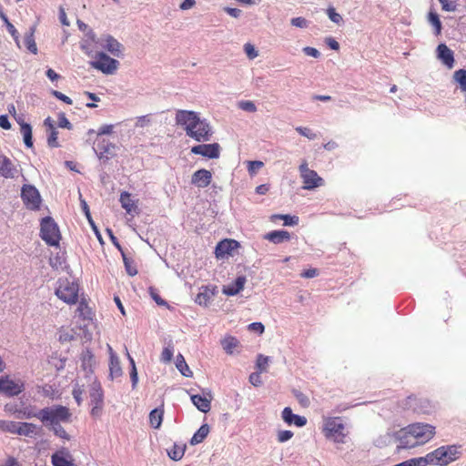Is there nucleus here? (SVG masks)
<instances>
[{
  "instance_id": "f3484780",
  "label": "nucleus",
  "mask_w": 466,
  "mask_h": 466,
  "mask_svg": "<svg viewBox=\"0 0 466 466\" xmlns=\"http://www.w3.org/2000/svg\"><path fill=\"white\" fill-rule=\"evenodd\" d=\"M220 344L224 351L228 355L239 353L241 349L240 341L232 335H226L221 340Z\"/></svg>"
},
{
  "instance_id": "a19ab883",
  "label": "nucleus",
  "mask_w": 466,
  "mask_h": 466,
  "mask_svg": "<svg viewBox=\"0 0 466 466\" xmlns=\"http://www.w3.org/2000/svg\"><path fill=\"white\" fill-rule=\"evenodd\" d=\"M428 21L434 26L435 35H439L441 32V23L436 12L431 11L428 15Z\"/></svg>"
},
{
  "instance_id": "39448f33",
  "label": "nucleus",
  "mask_w": 466,
  "mask_h": 466,
  "mask_svg": "<svg viewBox=\"0 0 466 466\" xmlns=\"http://www.w3.org/2000/svg\"><path fill=\"white\" fill-rule=\"evenodd\" d=\"M325 437L336 443H345L347 433L345 432V425L339 417L329 418L325 420L323 426Z\"/></svg>"
},
{
  "instance_id": "a211bd4d",
  "label": "nucleus",
  "mask_w": 466,
  "mask_h": 466,
  "mask_svg": "<svg viewBox=\"0 0 466 466\" xmlns=\"http://www.w3.org/2000/svg\"><path fill=\"white\" fill-rule=\"evenodd\" d=\"M212 179V174L209 170L201 168L197 170L191 177V183L198 187H208Z\"/></svg>"
},
{
  "instance_id": "2f4dec72",
  "label": "nucleus",
  "mask_w": 466,
  "mask_h": 466,
  "mask_svg": "<svg viewBox=\"0 0 466 466\" xmlns=\"http://www.w3.org/2000/svg\"><path fill=\"white\" fill-rule=\"evenodd\" d=\"M209 432V427L208 424H203L200 428L194 433L192 438L190 439L191 445H197L201 443Z\"/></svg>"
},
{
  "instance_id": "cd10ccee",
  "label": "nucleus",
  "mask_w": 466,
  "mask_h": 466,
  "mask_svg": "<svg viewBox=\"0 0 466 466\" xmlns=\"http://www.w3.org/2000/svg\"><path fill=\"white\" fill-rule=\"evenodd\" d=\"M193 404L202 412H208L210 410V399H207L199 394L191 395Z\"/></svg>"
},
{
  "instance_id": "864d4df0",
  "label": "nucleus",
  "mask_w": 466,
  "mask_h": 466,
  "mask_svg": "<svg viewBox=\"0 0 466 466\" xmlns=\"http://www.w3.org/2000/svg\"><path fill=\"white\" fill-rule=\"evenodd\" d=\"M264 166V163L262 161H248V173L253 176L257 173L258 169H260Z\"/></svg>"
},
{
  "instance_id": "e433bc0d",
  "label": "nucleus",
  "mask_w": 466,
  "mask_h": 466,
  "mask_svg": "<svg viewBox=\"0 0 466 466\" xmlns=\"http://www.w3.org/2000/svg\"><path fill=\"white\" fill-rule=\"evenodd\" d=\"M42 393L44 396L49 397L51 399L57 398L60 395L59 387L56 383L45 384L42 387Z\"/></svg>"
},
{
  "instance_id": "9d476101",
  "label": "nucleus",
  "mask_w": 466,
  "mask_h": 466,
  "mask_svg": "<svg viewBox=\"0 0 466 466\" xmlns=\"http://www.w3.org/2000/svg\"><path fill=\"white\" fill-rule=\"evenodd\" d=\"M118 65L117 60L111 58L103 52L96 54V59L91 62L92 67L107 75L113 74L117 69Z\"/></svg>"
},
{
  "instance_id": "a878e982",
  "label": "nucleus",
  "mask_w": 466,
  "mask_h": 466,
  "mask_svg": "<svg viewBox=\"0 0 466 466\" xmlns=\"http://www.w3.org/2000/svg\"><path fill=\"white\" fill-rule=\"evenodd\" d=\"M108 350L110 352V376L112 378H118L122 376V370L120 367V361L117 356L113 352L112 348L108 345Z\"/></svg>"
},
{
  "instance_id": "c9c22d12",
  "label": "nucleus",
  "mask_w": 466,
  "mask_h": 466,
  "mask_svg": "<svg viewBox=\"0 0 466 466\" xmlns=\"http://www.w3.org/2000/svg\"><path fill=\"white\" fill-rule=\"evenodd\" d=\"M18 429H19V431L17 433L18 435L31 436V435L36 433L37 427L33 423L19 422Z\"/></svg>"
},
{
  "instance_id": "5701e85b",
  "label": "nucleus",
  "mask_w": 466,
  "mask_h": 466,
  "mask_svg": "<svg viewBox=\"0 0 466 466\" xmlns=\"http://www.w3.org/2000/svg\"><path fill=\"white\" fill-rule=\"evenodd\" d=\"M246 282V277L239 276L236 279V280L233 283L224 286L222 289V292L227 296H235L238 294L241 290H243Z\"/></svg>"
},
{
  "instance_id": "ea45409f",
  "label": "nucleus",
  "mask_w": 466,
  "mask_h": 466,
  "mask_svg": "<svg viewBox=\"0 0 466 466\" xmlns=\"http://www.w3.org/2000/svg\"><path fill=\"white\" fill-rule=\"evenodd\" d=\"M18 426L19 422L16 421H0V429L6 432L17 434L19 431Z\"/></svg>"
},
{
  "instance_id": "37998d69",
  "label": "nucleus",
  "mask_w": 466,
  "mask_h": 466,
  "mask_svg": "<svg viewBox=\"0 0 466 466\" xmlns=\"http://www.w3.org/2000/svg\"><path fill=\"white\" fill-rule=\"evenodd\" d=\"M53 466H75L71 461L66 460L64 456L55 453L52 455Z\"/></svg>"
},
{
  "instance_id": "bf43d9fd",
  "label": "nucleus",
  "mask_w": 466,
  "mask_h": 466,
  "mask_svg": "<svg viewBox=\"0 0 466 466\" xmlns=\"http://www.w3.org/2000/svg\"><path fill=\"white\" fill-rule=\"evenodd\" d=\"M52 95L55 97H56L57 99L65 102L67 105H72L73 104V100L69 96H66L65 94H63V93H61L59 91L53 90L52 91Z\"/></svg>"
},
{
  "instance_id": "9b49d317",
  "label": "nucleus",
  "mask_w": 466,
  "mask_h": 466,
  "mask_svg": "<svg viewBox=\"0 0 466 466\" xmlns=\"http://www.w3.org/2000/svg\"><path fill=\"white\" fill-rule=\"evenodd\" d=\"M22 200L26 208L37 210L40 208L41 197L38 190L32 185H24L21 190Z\"/></svg>"
},
{
  "instance_id": "f257e3e1",
  "label": "nucleus",
  "mask_w": 466,
  "mask_h": 466,
  "mask_svg": "<svg viewBox=\"0 0 466 466\" xmlns=\"http://www.w3.org/2000/svg\"><path fill=\"white\" fill-rule=\"evenodd\" d=\"M435 435V427L429 423L415 422L400 429L392 433V437L399 444L397 448L411 449L423 445Z\"/></svg>"
},
{
  "instance_id": "72a5a7b5",
  "label": "nucleus",
  "mask_w": 466,
  "mask_h": 466,
  "mask_svg": "<svg viewBox=\"0 0 466 466\" xmlns=\"http://www.w3.org/2000/svg\"><path fill=\"white\" fill-rule=\"evenodd\" d=\"M76 337V331L74 329H71L69 327H62L59 329V341L64 342H70L74 340Z\"/></svg>"
},
{
  "instance_id": "8fccbe9b",
  "label": "nucleus",
  "mask_w": 466,
  "mask_h": 466,
  "mask_svg": "<svg viewBox=\"0 0 466 466\" xmlns=\"http://www.w3.org/2000/svg\"><path fill=\"white\" fill-rule=\"evenodd\" d=\"M293 435L294 433L289 430L279 431L277 434V440L279 442L283 443L289 441Z\"/></svg>"
},
{
  "instance_id": "aec40b11",
  "label": "nucleus",
  "mask_w": 466,
  "mask_h": 466,
  "mask_svg": "<svg viewBox=\"0 0 466 466\" xmlns=\"http://www.w3.org/2000/svg\"><path fill=\"white\" fill-rule=\"evenodd\" d=\"M81 368L86 371V376L93 373V369L96 365L95 356L88 349L82 351L80 356Z\"/></svg>"
},
{
  "instance_id": "412c9836",
  "label": "nucleus",
  "mask_w": 466,
  "mask_h": 466,
  "mask_svg": "<svg viewBox=\"0 0 466 466\" xmlns=\"http://www.w3.org/2000/svg\"><path fill=\"white\" fill-rule=\"evenodd\" d=\"M101 46L115 56H119L122 51V45L111 35H106L101 40Z\"/></svg>"
},
{
  "instance_id": "de8ad7c7",
  "label": "nucleus",
  "mask_w": 466,
  "mask_h": 466,
  "mask_svg": "<svg viewBox=\"0 0 466 466\" xmlns=\"http://www.w3.org/2000/svg\"><path fill=\"white\" fill-rule=\"evenodd\" d=\"M269 359L263 355H258L257 359V368L258 372L266 371L268 366Z\"/></svg>"
},
{
  "instance_id": "7ed1b4c3",
  "label": "nucleus",
  "mask_w": 466,
  "mask_h": 466,
  "mask_svg": "<svg viewBox=\"0 0 466 466\" xmlns=\"http://www.w3.org/2000/svg\"><path fill=\"white\" fill-rule=\"evenodd\" d=\"M460 449L457 445L441 446L423 456L425 465L447 466L460 458Z\"/></svg>"
},
{
  "instance_id": "ddd939ff",
  "label": "nucleus",
  "mask_w": 466,
  "mask_h": 466,
  "mask_svg": "<svg viewBox=\"0 0 466 466\" xmlns=\"http://www.w3.org/2000/svg\"><path fill=\"white\" fill-rule=\"evenodd\" d=\"M217 292L218 288L215 285L202 286L196 296L195 302L200 306L208 307Z\"/></svg>"
},
{
  "instance_id": "13d9d810",
  "label": "nucleus",
  "mask_w": 466,
  "mask_h": 466,
  "mask_svg": "<svg viewBox=\"0 0 466 466\" xmlns=\"http://www.w3.org/2000/svg\"><path fill=\"white\" fill-rule=\"evenodd\" d=\"M290 23L293 26L299 28H305L308 26V21L301 16L292 18Z\"/></svg>"
},
{
  "instance_id": "e2e57ef3",
  "label": "nucleus",
  "mask_w": 466,
  "mask_h": 466,
  "mask_svg": "<svg viewBox=\"0 0 466 466\" xmlns=\"http://www.w3.org/2000/svg\"><path fill=\"white\" fill-rule=\"evenodd\" d=\"M113 129H114L113 125H104L99 127L96 134L98 137L103 136V135H109L113 132Z\"/></svg>"
},
{
  "instance_id": "2eb2a0df",
  "label": "nucleus",
  "mask_w": 466,
  "mask_h": 466,
  "mask_svg": "<svg viewBox=\"0 0 466 466\" xmlns=\"http://www.w3.org/2000/svg\"><path fill=\"white\" fill-rule=\"evenodd\" d=\"M281 418L284 422L289 426L295 425L301 428L307 424V419L304 416L294 414L290 407H286L281 412Z\"/></svg>"
},
{
  "instance_id": "dca6fc26",
  "label": "nucleus",
  "mask_w": 466,
  "mask_h": 466,
  "mask_svg": "<svg viewBox=\"0 0 466 466\" xmlns=\"http://www.w3.org/2000/svg\"><path fill=\"white\" fill-rule=\"evenodd\" d=\"M23 389L21 380H0V392L8 397L18 395Z\"/></svg>"
},
{
  "instance_id": "6e6552de",
  "label": "nucleus",
  "mask_w": 466,
  "mask_h": 466,
  "mask_svg": "<svg viewBox=\"0 0 466 466\" xmlns=\"http://www.w3.org/2000/svg\"><path fill=\"white\" fill-rule=\"evenodd\" d=\"M300 177L303 182V188L312 190L323 186L324 180L318 173L309 167L308 162L303 160L299 167Z\"/></svg>"
},
{
  "instance_id": "4d7b16f0",
  "label": "nucleus",
  "mask_w": 466,
  "mask_h": 466,
  "mask_svg": "<svg viewBox=\"0 0 466 466\" xmlns=\"http://www.w3.org/2000/svg\"><path fill=\"white\" fill-rule=\"evenodd\" d=\"M239 108H241L244 111L252 112V113L257 111L256 105L252 101H249V100L241 101L239 103Z\"/></svg>"
},
{
  "instance_id": "5fc2aeb1",
  "label": "nucleus",
  "mask_w": 466,
  "mask_h": 466,
  "mask_svg": "<svg viewBox=\"0 0 466 466\" xmlns=\"http://www.w3.org/2000/svg\"><path fill=\"white\" fill-rule=\"evenodd\" d=\"M52 430L56 436L64 439V440H69V435L66 431V430L61 426L60 423L53 425Z\"/></svg>"
},
{
  "instance_id": "69168bd1",
  "label": "nucleus",
  "mask_w": 466,
  "mask_h": 466,
  "mask_svg": "<svg viewBox=\"0 0 466 466\" xmlns=\"http://www.w3.org/2000/svg\"><path fill=\"white\" fill-rule=\"evenodd\" d=\"M82 394H83V390L80 389V387H78V385L75 386V388L73 390V397L76 400L77 405H80L82 402Z\"/></svg>"
},
{
  "instance_id": "4be33fe9",
  "label": "nucleus",
  "mask_w": 466,
  "mask_h": 466,
  "mask_svg": "<svg viewBox=\"0 0 466 466\" xmlns=\"http://www.w3.org/2000/svg\"><path fill=\"white\" fill-rule=\"evenodd\" d=\"M17 170L6 156H0V176L5 178H14Z\"/></svg>"
},
{
  "instance_id": "603ef678",
  "label": "nucleus",
  "mask_w": 466,
  "mask_h": 466,
  "mask_svg": "<svg viewBox=\"0 0 466 466\" xmlns=\"http://www.w3.org/2000/svg\"><path fill=\"white\" fill-rule=\"evenodd\" d=\"M441 8L446 12H454L457 9V4L454 0H439Z\"/></svg>"
},
{
  "instance_id": "3c124183",
  "label": "nucleus",
  "mask_w": 466,
  "mask_h": 466,
  "mask_svg": "<svg viewBox=\"0 0 466 466\" xmlns=\"http://www.w3.org/2000/svg\"><path fill=\"white\" fill-rule=\"evenodd\" d=\"M292 393L295 396V398L297 399V400L299 402V404H301L303 407H308L309 405V398L305 394H303L301 391L294 389L292 390Z\"/></svg>"
},
{
  "instance_id": "c85d7f7f",
  "label": "nucleus",
  "mask_w": 466,
  "mask_h": 466,
  "mask_svg": "<svg viewBox=\"0 0 466 466\" xmlns=\"http://www.w3.org/2000/svg\"><path fill=\"white\" fill-rule=\"evenodd\" d=\"M18 124L20 125V132L23 135L25 145L27 147H33V139H32V127L29 124L25 123L22 119H17Z\"/></svg>"
},
{
  "instance_id": "393cba45",
  "label": "nucleus",
  "mask_w": 466,
  "mask_h": 466,
  "mask_svg": "<svg viewBox=\"0 0 466 466\" xmlns=\"http://www.w3.org/2000/svg\"><path fill=\"white\" fill-rule=\"evenodd\" d=\"M264 238L274 244L290 240V234L286 230H273L264 235Z\"/></svg>"
},
{
  "instance_id": "473e14b6",
  "label": "nucleus",
  "mask_w": 466,
  "mask_h": 466,
  "mask_svg": "<svg viewBox=\"0 0 466 466\" xmlns=\"http://www.w3.org/2000/svg\"><path fill=\"white\" fill-rule=\"evenodd\" d=\"M76 312H77L79 318H81L84 320L92 319L93 312H92L91 308L88 306L87 302L86 301V299H81L79 301L77 309H76Z\"/></svg>"
},
{
  "instance_id": "58836bf2",
  "label": "nucleus",
  "mask_w": 466,
  "mask_h": 466,
  "mask_svg": "<svg viewBox=\"0 0 466 466\" xmlns=\"http://www.w3.org/2000/svg\"><path fill=\"white\" fill-rule=\"evenodd\" d=\"M45 124L46 125H48L51 128H52V131L48 137V139H47V142H48V145L52 147H59V144L57 142V139H58V132L54 128L53 125L50 123V118H46L45 120Z\"/></svg>"
},
{
  "instance_id": "6ab92c4d",
  "label": "nucleus",
  "mask_w": 466,
  "mask_h": 466,
  "mask_svg": "<svg viewBox=\"0 0 466 466\" xmlns=\"http://www.w3.org/2000/svg\"><path fill=\"white\" fill-rule=\"evenodd\" d=\"M96 147L100 158L105 157L106 159H109L110 157L115 156V144L109 142L105 138L96 140Z\"/></svg>"
},
{
  "instance_id": "1a4fd4ad",
  "label": "nucleus",
  "mask_w": 466,
  "mask_h": 466,
  "mask_svg": "<svg viewBox=\"0 0 466 466\" xmlns=\"http://www.w3.org/2000/svg\"><path fill=\"white\" fill-rule=\"evenodd\" d=\"M90 414L94 418H99L102 415L104 407V392L99 380H94L91 385L90 393Z\"/></svg>"
},
{
  "instance_id": "774afa93",
  "label": "nucleus",
  "mask_w": 466,
  "mask_h": 466,
  "mask_svg": "<svg viewBox=\"0 0 466 466\" xmlns=\"http://www.w3.org/2000/svg\"><path fill=\"white\" fill-rule=\"evenodd\" d=\"M300 276L305 279H311L316 276H318V269L316 268H309L305 271H303Z\"/></svg>"
},
{
  "instance_id": "49530a36",
  "label": "nucleus",
  "mask_w": 466,
  "mask_h": 466,
  "mask_svg": "<svg viewBox=\"0 0 466 466\" xmlns=\"http://www.w3.org/2000/svg\"><path fill=\"white\" fill-rule=\"evenodd\" d=\"M174 355V347L168 345L165 347L160 355V360L162 362H170Z\"/></svg>"
},
{
  "instance_id": "20e7f679",
  "label": "nucleus",
  "mask_w": 466,
  "mask_h": 466,
  "mask_svg": "<svg viewBox=\"0 0 466 466\" xmlns=\"http://www.w3.org/2000/svg\"><path fill=\"white\" fill-rule=\"evenodd\" d=\"M34 417L40 420L46 426H53L60 422L69 421L71 413L66 406L54 405L39 410L34 414Z\"/></svg>"
},
{
  "instance_id": "f03ea898",
  "label": "nucleus",
  "mask_w": 466,
  "mask_h": 466,
  "mask_svg": "<svg viewBox=\"0 0 466 466\" xmlns=\"http://www.w3.org/2000/svg\"><path fill=\"white\" fill-rule=\"evenodd\" d=\"M176 123L184 127L187 136L198 142H207L211 137L212 131L209 124L200 119L194 111L177 110Z\"/></svg>"
},
{
  "instance_id": "7c9ffc66",
  "label": "nucleus",
  "mask_w": 466,
  "mask_h": 466,
  "mask_svg": "<svg viewBox=\"0 0 466 466\" xmlns=\"http://www.w3.org/2000/svg\"><path fill=\"white\" fill-rule=\"evenodd\" d=\"M164 410L156 408L149 413V423L152 428L159 429L163 421Z\"/></svg>"
},
{
  "instance_id": "b1692460",
  "label": "nucleus",
  "mask_w": 466,
  "mask_h": 466,
  "mask_svg": "<svg viewBox=\"0 0 466 466\" xmlns=\"http://www.w3.org/2000/svg\"><path fill=\"white\" fill-rule=\"evenodd\" d=\"M437 52L438 58L449 68H451L454 64L453 52L445 44H440L437 47Z\"/></svg>"
},
{
  "instance_id": "79ce46f5",
  "label": "nucleus",
  "mask_w": 466,
  "mask_h": 466,
  "mask_svg": "<svg viewBox=\"0 0 466 466\" xmlns=\"http://www.w3.org/2000/svg\"><path fill=\"white\" fill-rule=\"evenodd\" d=\"M453 77L456 82L460 84V87L462 91L466 92V70L459 69L454 72Z\"/></svg>"
},
{
  "instance_id": "f704fd0d",
  "label": "nucleus",
  "mask_w": 466,
  "mask_h": 466,
  "mask_svg": "<svg viewBox=\"0 0 466 466\" xmlns=\"http://www.w3.org/2000/svg\"><path fill=\"white\" fill-rule=\"evenodd\" d=\"M176 366L184 377H191L192 371L188 368L184 357L181 354L177 356Z\"/></svg>"
},
{
  "instance_id": "680f3d73",
  "label": "nucleus",
  "mask_w": 466,
  "mask_h": 466,
  "mask_svg": "<svg viewBox=\"0 0 466 466\" xmlns=\"http://www.w3.org/2000/svg\"><path fill=\"white\" fill-rule=\"evenodd\" d=\"M244 50L250 59H253L256 56H258V52L256 51L255 47L249 43L244 46Z\"/></svg>"
},
{
  "instance_id": "4c0bfd02",
  "label": "nucleus",
  "mask_w": 466,
  "mask_h": 466,
  "mask_svg": "<svg viewBox=\"0 0 466 466\" xmlns=\"http://www.w3.org/2000/svg\"><path fill=\"white\" fill-rule=\"evenodd\" d=\"M276 219L283 220L284 221V225H286V226L297 225L298 222H299V218L298 217L290 216V215H279V214L272 215L271 216V220L275 221Z\"/></svg>"
},
{
  "instance_id": "c03bdc74",
  "label": "nucleus",
  "mask_w": 466,
  "mask_h": 466,
  "mask_svg": "<svg viewBox=\"0 0 466 466\" xmlns=\"http://www.w3.org/2000/svg\"><path fill=\"white\" fill-rule=\"evenodd\" d=\"M122 257L127 274L129 276L137 275V269L134 265V261L131 258H127L124 252H122Z\"/></svg>"
},
{
  "instance_id": "c756f323",
  "label": "nucleus",
  "mask_w": 466,
  "mask_h": 466,
  "mask_svg": "<svg viewBox=\"0 0 466 466\" xmlns=\"http://www.w3.org/2000/svg\"><path fill=\"white\" fill-rule=\"evenodd\" d=\"M185 451L186 444L175 442L173 446L167 450V455L171 460L177 461L183 458Z\"/></svg>"
},
{
  "instance_id": "052dcab7",
  "label": "nucleus",
  "mask_w": 466,
  "mask_h": 466,
  "mask_svg": "<svg viewBox=\"0 0 466 466\" xmlns=\"http://www.w3.org/2000/svg\"><path fill=\"white\" fill-rule=\"evenodd\" d=\"M248 330L262 334L265 327L261 322H253L248 326Z\"/></svg>"
},
{
  "instance_id": "4468645a",
  "label": "nucleus",
  "mask_w": 466,
  "mask_h": 466,
  "mask_svg": "<svg viewBox=\"0 0 466 466\" xmlns=\"http://www.w3.org/2000/svg\"><path fill=\"white\" fill-rule=\"evenodd\" d=\"M191 153L208 158H218L219 157V146L217 143L198 145L191 148Z\"/></svg>"
},
{
  "instance_id": "0eeeda50",
  "label": "nucleus",
  "mask_w": 466,
  "mask_h": 466,
  "mask_svg": "<svg viewBox=\"0 0 466 466\" xmlns=\"http://www.w3.org/2000/svg\"><path fill=\"white\" fill-rule=\"evenodd\" d=\"M56 295L69 305L75 304L78 299V285L67 279H60Z\"/></svg>"
},
{
  "instance_id": "f8f14e48",
  "label": "nucleus",
  "mask_w": 466,
  "mask_h": 466,
  "mask_svg": "<svg viewBox=\"0 0 466 466\" xmlns=\"http://www.w3.org/2000/svg\"><path fill=\"white\" fill-rule=\"evenodd\" d=\"M239 248V243L231 238H226L218 243L215 248V255L218 258L231 256L232 252Z\"/></svg>"
},
{
  "instance_id": "0e129e2a",
  "label": "nucleus",
  "mask_w": 466,
  "mask_h": 466,
  "mask_svg": "<svg viewBox=\"0 0 466 466\" xmlns=\"http://www.w3.org/2000/svg\"><path fill=\"white\" fill-rule=\"evenodd\" d=\"M3 18H4V20H5V23H6V27H7L8 32L12 35V36L15 38V40H17V38H18V32H17V30L15 29V27L14 26V25H13V24H11V23L7 20V18H6L5 15H3Z\"/></svg>"
},
{
  "instance_id": "6e6d98bb",
  "label": "nucleus",
  "mask_w": 466,
  "mask_h": 466,
  "mask_svg": "<svg viewBox=\"0 0 466 466\" xmlns=\"http://www.w3.org/2000/svg\"><path fill=\"white\" fill-rule=\"evenodd\" d=\"M327 15L329 18L336 24H340L342 22V16L336 12L334 7H329L327 9Z\"/></svg>"
},
{
  "instance_id": "338daca9",
  "label": "nucleus",
  "mask_w": 466,
  "mask_h": 466,
  "mask_svg": "<svg viewBox=\"0 0 466 466\" xmlns=\"http://www.w3.org/2000/svg\"><path fill=\"white\" fill-rule=\"evenodd\" d=\"M303 52L307 56H312V57H315V58H318L320 56V53L319 52V50H317L314 47H310V46L304 47L303 48Z\"/></svg>"
},
{
  "instance_id": "09e8293b",
  "label": "nucleus",
  "mask_w": 466,
  "mask_h": 466,
  "mask_svg": "<svg viewBox=\"0 0 466 466\" xmlns=\"http://www.w3.org/2000/svg\"><path fill=\"white\" fill-rule=\"evenodd\" d=\"M296 131L307 138L313 140L317 137V134L314 133L310 128L305 127H297Z\"/></svg>"
},
{
  "instance_id": "bb28decb",
  "label": "nucleus",
  "mask_w": 466,
  "mask_h": 466,
  "mask_svg": "<svg viewBox=\"0 0 466 466\" xmlns=\"http://www.w3.org/2000/svg\"><path fill=\"white\" fill-rule=\"evenodd\" d=\"M119 201L121 203V207L127 211V213L131 214L132 212H137V206L134 200L131 198V194L124 191L120 194Z\"/></svg>"
},
{
  "instance_id": "423d86ee",
  "label": "nucleus",
  "mask_w": 466,
  "mask_h": 466,
  "mask_svg": "<svg viewBox=\"0 0 466 466\" xmlns=\"http://www.w3.org/2000/svg\"><path fill=\"white\" fill-rule=\"evenodd\" d=\"M40 236L49 246H58L61 239L59 228L50 217L44 218L41 221Z\"/></svg>"
},
{
  "instance_id": "a18cd8bd",
  "label": "nucleus",
  "mask_w": 466,
  "mask_h": 466,
  "mask_svg": "<svg viewBox=\"0 0 466 466\" xmlns=\"http://www.w3.org/2000/svg\"><path fill=\"white\" fill-rule=\"evenodd\" d=\"M393 466H426L423 457H417L406 460Z\"/></svg>"
}]
</instances>
